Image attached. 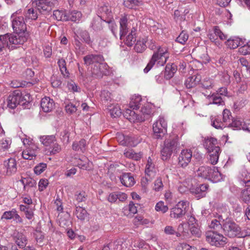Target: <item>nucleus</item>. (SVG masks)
Returning <instances> with one entry per match:
<instances>
[{
	"mask_svg": "<svg viewBox=\"0 0 250 250\" xmlns=\"http://www.w3.org/2000/svg\"><path fill=\"white\" fill-rule=\"evenodd\" d=\"M177 71V66L174 63L167 64L164 72V77L167 80H169L174 76Z\"/></svg>",
	"mask_w": 250,
	"mask_h": 250,
	"instance_id": "obj_28",
	"label": "nucleus"
},
{
	"mask_svg": "<svg viewBox=\"0 0 250 250\" xmlns=\"http://www.w3.org/2000/svg\"><path fill=\"white\" fill-rule=\"evenodd\" d=\"M124 214L131 216L137 212V207L133 202H130L129 205L123 208Z\"/></svg>",
	"mask_w": 250,
	"mask_h": 250,
	"instance_id": "obj_35",
	"label": "nucleus"
},
{
	"mask_svg": "<svg viewBox=\"0 0 250 250\" xmlns=\"http://www.w3.org/2000/svg\"><path fill=\"white\" fill-rule=\"evenodd\" d=\"M206 239L210 245L217 247H223L227 243V238L217 231H207Z\"/></svg>",
	"mask_w": 250,
	"mask_h": 250,
	"instance_id": "obj_5",
	"label": "nucleus"
},
{
	"mask_svg": "<svg viewBox=\"0 0 250 250\" xmlns=\"http://www.w3.org/2000/svg\"><path fill=\"white\" fill-rule=\"evenodd\" d=\"M40 13L48 12L52 10V5L47 4L46 0H38L33 2Z\"/></svg>",
	"mask_w": 250,
	"mask_h": 250,
	"instance_id": "obj_19",
	"label": "nucleus"
},
{
	"mask_svg": "<svg viewBox=\"0 0 250 250\" xmlns=\"http://www.w3.org/2000/svg\"><path fill=\"white\" fill-rule=\"evenodd\" d=\"M38 151V147L34 144H30L29 146L22 152L23 159L26 160L35 159Z\"/></svg>",
	"mask_w": 250,
	"mask_h": 250,
	"instance_id": "obj_14",
	"label": "nucleus"
},
{
	"mask_svg": "<svg viewBox=\"0 0 250 250\" xmlns=\"http://www.w3.org/2000/svg\"><path fill=\"white\" fill-rule=\"evenodd\" d=\"M151 105L149 103H145L141 109V112L144 117L143 118L147 119V116H150L152 113Z\"/></svg>",
	"mask_w": 250,
	"mask_h": 250,
	"instance_id": "obj_44",
	"label": "nucleus"
},
{
	"mask_svg": "<svg viewBox=\"0 0 250 250\" xmlns=\"http://www.w3.org/2000/svg\"><path fill=\"white\" fill-rule=\"evenodd\" d=\"M207 99L208 101V104H214L218 105H223L225 104V102L222 98L219 93H213L212 94L207 96Z\"/></svg>",
	"mask_w": 250,
	"mask_h": 250,
	"instance_id": "obj_23",
	"label": "nucleus"
},
{
	"mask_svg": "<svg viewBox=\"0 0 250 250\" xmlns=\"http://www.w3.org/2000/svg\"><path fill=\"white\" fill-rule=\"evenodd\" d=\"M125 156L128 158L134 159L135 160H139L142 157V154L140 153H136L132 149L125 150L124 152Z\"/></svg>",
	"mask_w": 250,
	"mask_h": 250,
	"instance_id": "obj_40",
	"label": "nucleus"
},
{
	"mask_svg": "<svg viewBox=\"0 0 250 250\" xmlns=\"http://www.w3.org/2000/svg\"><path fill=\"white\" fill-rule=\"evenodd\" d=\"M53 17L58 21H68L65 12L63 10H55L53 12Z\"/></svg>",
	"mask_w": 250,
	"mask_h": 250,
	"instance_id": "obj_41",
	"label": "nucleus"
},
{
	"mask_svg": "<svg viewBox=\"0 0 250 250\" xmlns=\"http://www.w3.org/2000/svg\"><path fill=\"white\" fill-rule=\"evenodd\" d=\"M159 125H157V139H162L167 134V123L163 117L160 116Z\"/></svg>",
	"mask_w": 250,
	"mask_h": 250,
	"instance_id": "obj_16",
	"label": "nucleus"
},
{
	"mask_svg": "<svg viewBox=\"0 0 250 250\" xmlns=\"http://www.w3.org/2000/svg\"><path fill=\"white\" fill-rule=\"evenodd\" d=\"M231 118L232 116L231 115L230 111L227 109H224L223 112L222 121L224 124H226V125H229V124H230V122L231 120Z\"/></svg>",
	"mask_w": 250,
	"mask_h": 250,
	"instance_id": "obj_46",
	"label": "nucleus"
},
{
	"mask_svg": "<svg viewBox=\"0 0 250 250\" xmlns=\"http://www.w3.org/2000/svg\"><path fill=\"white\" fill-rule=\"evenodd\" d=\"M120 179L122 184L126 187H132L135 183L134 178L130 173H123L120 177Z\"/></svg>",
	"mask_w": 250,
	"mask_h": 250,
	"instance_id": "obj_20",
	"label": "nucleus"
},
{
	"mask_svg": "<svg viewBox=\"0 0 250 250\" xmlns=\"http://www.w3.org/2000/svg\"><path fill=\"white\" fill-rule=\"evenodd\" d=\"M49 147L50 154H56L59 153L61 150V146L56 142Z\"/></svg>",
	"mask_w": 250,
	"mask_h": 250,
	"instance_id": "obj_57",
	"label": "nucleus"
},
{
	"mask_svg": "<svg viewBox=\"0 0 250 250\" xmlns=\"http://www.w3.org/2000/svg\"><path fill=\"white\" fill-rule=\"evenodd\" d=\"M213 31L215 36L218 37L220 40H225L227 38V36L221 31L218 26H215Z\"/></svg>",
	"mask_w": 250,
	"mask_h": 250,
	"instance_id": "obj_59",
	"label": "nucleus"
},
{
	"mask_svg": "<svg viewBox=\"0 0 250 250\" xmlns=\"http://www.w3.org/2000/svg\"><path fill=\"white\" fill-rule=\"evenodd\" d=\"M9 147V142L5 140H1L0 141V153L7 150Z\"/></svg>",
	"mask_w": 250,
	"mask_h": 250,
	"instance_id": "obj_60",
	"label": "nucleus"
},
{
	"mask_svg": "<svg viewBox=\"0 0 250 250\" xmlns=\"http://www.w3.org/2000/svg\"><path fill=\"white\" fill-rule=\"evenodd\" d=\"M145 173L146 175V179L147 180H148V178L150 179L155 177L156 168L150 157H149L148 159L145 169Z\"/></svg>",
	"mask_w": 250,
	"mask_h": 250,
	"instance_id": "obj_17",
	"label": "nucleus"
},
{
	"mask_svg": "<svg viewBox=\"0 0 250 250\" xmlns=\"http://www.w3.org/2000/svg\"><path fill=\"white\" fill-rule=\"evenodd\" d=\"M80 35L82 38H83V41L87 43L88 44H90L92 43V41H91L89 34L88 32L86 30L81 31L80 33Z\"/></svg>",
	"mask_w": 250,
	"mask_h": 250,
	"instance_id": "obj_55",
	"label": "nucleus"
},
{
	"mask_svg": "<svg viewBox=\"0 0 250 250\" xmlns=\"http://www.w3.org/2000/svg\"><path fill=\"white\" fill-rule=\"evenodd\" d=\"M46 167L47 165L45 163H40L34 167V172L37 175H40L46 169Z\"/></svg>",
	"mask_w": 250,
	"mask_h": 250,
	"instance_id": "obj_52",
	"label": "nucleus"
},
{
	"mask_svg": "<svg viewBox=\"0 0 250 250\" xmlns=\"http://www.w3.org/2000/svg\"><path fill=\"white\" fill-rule=\"evenodd\" d=\"M191 233L196 237H199L201 235V231L198 224L189 227Z\"/></svg>",
	"mask_w": 250,
	"mask_h": 250,
	"instance_id": "obj_53",
	"label": "nucleus"
},
{
	"mask_svg": "<svg viewBox=\"0 0 250 250\" xmlns=\"http://www.w3.org/2000/svg\"><path fill=\"white\" fill-rule=\"evenodd\" d=\"M131 21H128L126 16L122 17L120 20V38L128 46L133 45L136 40V29L133 26L131 28Z\"/></svg>",
	"mask_w": 250,
	"mask_h": 250,
	"instance_id": "obj_1",
	"label": "nucleus"
},
{
	"mask_svg": "<svg viewBox=\"0 0 250 250\" xmlns=\"http://www.w3.org/2000/svg\"><path fill=\"white\" fill-rule=\"evenodd\" d=\"M188 39V35L185 31H183L176 38V42L182 44H185Z\"/></svg>",
	"mask_w": 250,
	"mask_h": 250,
	"instance_id": "obj_48",
	"label": "nucleus"
},
{
	"mask_svg": "<svg viewBox=\"0 0 250 250\" xmlns=\"http://www.w3.org/2000/svg\"><path fill=\"white\" fill-rule=\"evenodd\" d=\"M209 173V180L213 183L220 182L223 179V175L216 167H211L210 172Z\"/></svg>",
	"mask_w": 250,
	"mask_h": 250,
	"instance_id": "obj_26",
	"label": "nucleus"
},
{
	"mask_svg": "<svg viewBox=\"0 0 250 250\" xmlns=\"http://www.w3.org/2000/svg\"><path fill=\"white\" fill-rule=\"evenodd\" d=\"M157 211H161L164 213L167 211L168 208L167 205H165L163 201L157 203Z\"/></svg>",
	"mask_w": 250,
	"mask_h": 250,
	"instance_id": "obj_61",
	"label": "nucleus"
},
{
	"mask_svg": "<svg viewBox=\"0 0 250 250\" xmlns=\"http://www.w3.org/2000/svg\"><path fill=\"white\" fill-rule=\"evenodd\" d=\"M243 123L244 122L242 120L236 119L233 121L231 123L229 124V125H230L234 129H242Z\"/></svg>",
	"mask_w": 250,
	"mask_h": 250,
	"instance_id": "obj_50",
	"label": "nucleus"
},
{
	"mask_svg": "<svg viewBox=\"0 0 250 250\" xmlns=\"http://www.w3.org/2000/svg\"><path fill=\"white\" fill-rule=\"evenodd\" d=\"M14 238L17 245L21 248L25 247L27 243L26 236L22 232H15L14 234Z\"/></svg>",
	"mask_w": 250,
	"mask_h": 250,
	"instance_id": "obj_24",
	"label": "nucleus"
},
{
	"mask_svg": "<svg viewBox=\"0 0 250 250\" xmlns=\"http://www.w3.org/2000/svg\"><path fill=\"white\" fill-rule=\"evenodd\" d=\"M208 227L210 229H213L212 231H217L222 228L220 221L216 219H213L211 222L208 223Z\"/></svg>",
	"mask_w": 250,
	"mask_h": 250,
	"instance_id": "obj_47",
	"label": "nucleus"
},
{
	"mask_svg": "<svg viewBox=\"0 0 250 250\" xmlns=\"http://www.w3.org/2000/svg\"><path fill=\"white\" fill-rule=\"evenodd\" d=\"M191 185L189 186L190 192L198 199L205 197L208 188V185L205 184L197 185L195 179H191Z\"/></svg>",
	"mask_w": 250,
	"mask_h": 250,
	"instance_id": "obj_7",
	"label": "nucleus"
},
{
	"mask_svg": "<svg viewBox=\"0 0 250 250\" xmlns=\"http://www.w3.org/2000/svg\"><path fill=\"white\" fill-rule=\"evenodd\" d=\"M34 235L37 243L39 244V245L42 246L44 239V233L40 230H36L34 233Z\"/></svg>",
	"mask_w": 250,
	"mask_h": 250,
	"instance_id": "obj_49",
	"label": "nucleus"
},
{
	"mask_svg": "<svg viewBox=\"0 0 250 250\" xmlns=\"http://www.w3.org/2000/svg\"><path fill=\"white\" fill-rule=\"evenodd\" d=\"M3 166L7 175H12L17 170V161L14 158H10L4 161Z\"/></svg>",
	"mask_w": 250,
	"mask_h": 250,
	"instance_id": "obj_13",
	"label": "nucleus"
},
{
	"mask_svg": "<svg viewBox=\"0 0 250 250\" xmlns=\"http://www.w3.org/2000/svg\"><path fill=\"white\" fill-rule=\"evenodd\" d=\"M241 40L239 38L233 37L228 39L225 42L226 45L230 49H235L240 45Z\"/></svg>",
	"mask_w": 250,
	"mask_h": 250,
	"instance_id": "obj_34",
	"label": "nucleus"
},
{
	"mask_svg": "<svg viewBox=\"0 0 250 250\" xmlns=\"http://www.w3.org/2000/svg\"><path fill=\"white\" fill-rule=\"evenodd\" d=\"M78 166L81 169L90 170L92 168V163L86 157L79 159L77 162Z\"/></svg>",
	"mask_w": 250,
	"mask_h": 250,
	"instance_id": "obj_31",
	"label": "nucleus"
},
{
	"mask_svg": "<svg viewBox=\"0 0 250 250\" xmlns=\"http://www.w3.org/2000/svg\"><path fill=\"white\" fill-rule=\"evenodd\" d=\"M210 119L211 122V125L215 128L219 129L225 127L226 125L223 121H222L221 117L219 116L215 117L211 116Z\"/></svg>",
	"mask_w": 250,
	"mask_h": 250,
	"instance_id": "obj_36",
	"label": "nucleus"
},
{
	"mask_svg": "<svg viewBox=\"0 0 250 250\" xmlns=\"http://www.w3.org/2000/svg\"><path fill=\"white\" fill-rule=\"evenodd\" d=\"M224 231L226 235L230 238L239 237L240 228L234 222L228 221L223 226Z\"/></svg>",
	"mask_w": 250,
	"mask_h": 250,
	"instance_id": "obj_9",
	"label": "nucleus"
},
{
	"mask_svg": "<svg viewBox=\"0 0 250 250\" xmlns=\"http://www.w3.org/2000/svg\"><path fill=\"white\" fill-rule=\"evenodd\" d=\"M178 145L177 137L166 139L161 150V154L163 160H167L170 157L173 152L176 149Z\"/></svg>",
	"mask_w": 250,
	"mask_h": 250,
	"instance_id": "obj_6",
	"label": "nucleus"
},
{
	"mask_svg": "<svg viewBox=\"0 0 250 250\" xmlns=\"http://www.w3.org/2000/svg\"><path fill=\"white\" fill-rule=\"evenodd\" d=\"M156 62V51H154L151 60L147 63L146 66L144 68L145 73H147L153 67Z\"/></svg>",
	"mask_w": 250,
	"mask_h": 250,
	"instance_id": "obj_45",
	"label": "nucleus"
},
{
	"mask_svg": "<svg viewBox=\"0 0 250 250\" xmlns=\"http://www.w3.org/2000/svg\"><path fill=\"white\" fill-rule=\"evenodd\" d=\"M40 141L44 146L50 147L56 140L54 135H44L40 137Z\"/></svg>",
	"mask_w": 250,
	"mask_h": 250,
	"instance_id": "obj_33",
	"label": "nucleus"
},
{
	"mask_svg": "<svg viewBox=\"0 0 250 250\" xmlns=\"http://www.w3.org/2000/svg\"><path fill=\"white\" fill-rule=\"evenodd\" d=\"M145 39L138 40L134 46L135 50L138 53L143 52L146 47Z\"/></svg>",
	"mask_w": 250,
	"mask_h": 250,
	"instance_id": "obj_43",
	"label": "nucleus"
},
{
	"mask_svg": "<svg viewBox=\"0 0 250 250\" xmlns=\"http://www.w3.org/2000/svg\"><path fill=\"white\" fill-rule=\"evenodd\" d=\"M24 38L13 35L12 34H6L0 35V52H2L5 47L9 50H12L17 48L24 41Z\"/></svg>",
	"mask_w": 250,
	"mask_h": 250,
	"instance_id": "obj_4",
	"label": "nucleus"
},
{
	"mask_svg": "<svg viewBox=\"0 0 250 250\" xmlns=\"http://www.w3.org/2000/svg\"><path fill=\"white\" fill-rule=\"evenodd\" d=\"M67 16L68 20L72 21L78 22L82 18V14L81 12L78 11H73L70 12Z\"/></svg>",
	"mask_w": 250,
	"mask_h": 250,
	"instance_id": "obj_39",
	"label": "nucleus"
},
{
	"mask_svg": "<svg viewBox=\"0 0 250 250\" xmlns=\"http://www.w3.org/2000/svg\"><path fill=\"white\" fill-rule=\"evenodd\" d=\"M110 113L111 116L114 118L119 117L122 114L121 109L117 104L114 105L110 109Z\"/></svg>",
	"mask_w": 250,
	"mask_h": 250,
	"instance_id": "obj_51",
	"label": "nucleus"
},
{
	"mask_svg": "<svg viewBox=\"0 0 250 250\" xmlns=\"http://www.w3.org/2000/svg\"><path fill=\"white\" fill-rule=\"evenodd\" d=\"M21 13V10L17 11L13 13L11 17L12 27L13 29L14 36L23 37L24 41L21 43L23 44L27 40L28 33L26 32V24L25 23L24 18L22 16H18Z\"/></svg>",
	"mask_w": 250,
	"mask_h": 250,
	"instance_id": "obj_2",
	"label": "nucleus"
},
{
	"mask_svg": "<svg viewBox=\"0 0 250 250\" xmlns=\"http://www.w3.org/2000/svg\"><path fill=\"white\" fill-rule=\"evenodd\" d=\"M240 181L243 185L250 187V170L242 169L238 176Z\"/></svg>",
	"mask_w": 250,
	"mask_h": 250,
	"instance_id": "obj_25",
	"label": "nucleus"
},
{
	"mask_svg": "<svg viewBox=\"0 0 250 250\" xmlns=\"http://www.w3.org/2000/svg\"><path fill=\"white\" fill-rule=\"evenodd\" d=\"M22 99L21 92L18 90H15L7 98V106L12 109L16 108L21 102Z\"/></svg>",
	"mask_w": 250,
	"mask_h": 250,
	"instance_id": "obj_11",
	"label": "nucleus"
},
{
	"mask_svg": "<svg viewBox=\"0 0 250 250\" xmlns=\"http://www.w3.org/2000/svg\"><path fill=\"white\" fill-rule=\"evenodd\" d=\"M188 205V202L187 201H181L176 206L172 208L170 210V216L174 218H182L186 213V208Z\"/></svg>",
	"mask_w": 250,
	"mask_h": 250,
	"instance_id": "obj_8",
	"label": "nucleus"
},
{
	"mask_svg": "<svg viewBox=\"0 0 250 250\" xmlns=\"http://www.w3.org/2000/svg\"><path fill=\"white\" fill-rule=\"evenodd\" d=\"M25 20L26 22L28 20H36L38 18L37 11L33 8H29L24 12Z\"/></svg>",
	"mask_w": 250,
	"mask_h": 250,
	"instance_id": "obj_37",
	"label": "nucleus"
},
{
	"mask_svg": "<svg viewBox=\"0 0 250 250\" xmlns=\"http://www.w3.org/2000/svg\"><path fill=\"white\" fill-rule=\"evenodd\" d=\"M239 52L243 55L250 54V42L240 47L239 48Z\"/></svg>",
	"mask_w": 250,
	"mask_h": 250,
	"instance_id": "obj_58",
	"label": "nucleus"
},
{
	"mask_svg": "<svg viewBox=\"0 0 250 250\" xmlns=\"http://www.w3.org/2000/svg\"><path fill=\"white\" fill-rule=\"evenodd\" d=\"M242 197L243 200L246 203H248L250 201V188H248L244 189L242 192Z\"/></svg>",
	"mask_w": 250,
	"mask_h": 250,
	"instance_id": "obj_63",
	"label": "nucleus"
},
{
	"mask_svg": "<svg viewBox=\"0 0 250 250\" xmlns=\"http://www.w3.org/2000/svg\"><path fill=\"white\" fill-rule=\"evenodd\" d=\"M124 116L131 122H143L145 120L144 118L139 116L136 114L134 111L130 109H126L124 113Z\"/></svg>",
	"mask_w": 250,
	"mask_h": 250,
	"instance_id": "obj_21",
	"label": "nucleus"
},
{
	"mask_svg": "<svg viewBox=\"0 0 250 250\" xmlns=\"http://www.w3.org/2000/svg\"><path fill=\"white\" fill-rule=\"evenodd\" d=\"M211 167L208 166H202L197 170V175L204 179L209 180V172H210Z\"/></svg>",
	"mask_w": 250,
	"mask_h": 250,
	"instance_id": "obj_29",
	"label": "nucleus"
},
{
	"mask_svg": "<svg viewBox=\"0 0 250 250\" xmlns=\"http://www.w3.org/2000/svg\"><path fill=\"white\" fill-rule=\"evenodd\" d=\"M48 185V181L46 179H42L40 180L38 184L39 190L41 191L44 190Z\"/></svg>",
	"mask_w": 250,
	"mask_h": 250,
	"instance_id": "obj_64",
	"label": "nucleus"
},
{
	"mask_svg": "<svg viewBox=\"0 0 250 250\" xmlns=\"http://www.w3.org/2000/svg\"><path fill=\"white\" fill-rule=\"evenodd\" d=\"M177 250H197L194 247H192L187 243H181L177 247Z\"/></svg>",
	"mask_w": 250,
	"mask_h": 250,
	"instance_id": "obj_62",
	"label": "nucleus"
},
{
	"mask_svg": "<svg viewBox=\"0 0 250 250\" xmlns=\"http://www.w3.org/2000/svg\"><path fill=\"white\" fill-rule=\"evenodd\" d=\"M87 195L84 191H82L77 192L75 194V198L76 200L79 202H84L86 199Z\"/></svg>",
	"mask_w": 250,
	"mask_h": 250,
	"instance_id": "obj_56",
	"label": "nucleus"
},
{
	"mask_svg": "<svg viewBox=\"0 0 250 250\" xmlns=\"http://www.w3.org/2000/svg\"><path fill=\"white\" fill-rule=\"evenodd\" d=\"M16 209L13 208L11 210L5 211L1 216V219L10 220L14 218V215L15 213Z\"/></svg>",
	"mask_w": 250,
	"mask_h": 250,
	"instance_id": "obj_54",
	"label": "nucleus"
},
{
	"mask_svg": "<svg viewBox=\"0 0 250 250\" xmlns=\"http://www.w3.org/2000/svg\"><path fill=\"white\" fill-rule=\"evenodd\" d=\"M203 145L207 150L209 163L212 165H216L218 161L221 152L217 140L212 137H205L203 141Z\"/></svg>",
	"mask_w": 250,
	"mask_h": 250,
	"instance_id": "obj_3",
	"label": "nucleus"
},
{
	"mask_svg": "<svg viewBox=\"0 0 250 250\" xmlns=\"http://www.w3.org/2000/svg\"><path fill=\"white\" fill-rule=\"evenodd\" d=\"M145 103V99H143L141 96L134 95L129 103V107L133 110L137 109L140 105H143Z\"/></svg>",
	"mask_w": 250,
	"mask_h": 250,
	"instance_id": "obj_22",
	"label": "nucleus"
},
{
	"mask_svg": "<svg viewBox=\"0 0 250 250\" xmlns=\"http://www.w3.org/2000/svg\"><path fill=\"white\" fill-rule=\"evenodd\" d=\"M142 4V0H124V5L127 8L132 9Z\"/></svg>",
	"mask_w": 250,
	"mask_h": 250,
	"instance_id": "obj_42",
	"label": "nucleus"
},
{
	"mask_svg": "<svg viewBox=\"0 0 250 250\" xmlns=\"http://www.w3.org/2000/svg\"><path fill=\"white\" fill-rule=\"evenodd\" d=\"M107 65L104 63L99 62L95 63L91 69L92 77L95 78H100L103 75L106 74Z\"/></svg>",
	"mask_w": 250,
	"mask_h": 250,
	"instance_id": "obj_12",
	"label": "nucleus"
},
{
	"mask_svg": "<svg viewBox=\"0 0 250 250\" xmlns=\"http://www.w3.org/2000/svg\"><path fill=\"white\" fill-rule=\"evenodd\" d=\"M192 157V152L190 149L182 150L178 156V166L182 168L186 167L191 162Z\"/></svg>",
	"mask_w": 250,
	"mask_h": 250,
	"instance_id": "obj_10",
	"label": "nucleus"
},
{
	"mask_svg": "<svg viewBox=\"0 0 250 250\" xmlns=\"http://www.w3.org/2000/svg\"><path fill=\"white\" fill-rule=\"evenodd\" d=\"M41 106L44 112H49L54 108L55 103L52 99L45 97L42 99Z\"/></svg>",
	"mask_w": 250,
	"mask_h": 250,
	"instance_id": "obj_18",
	"label": "nucleus"
},
{
	"mask_svg": "<svg viewBox=\"0 0 250 250\" xmlns=\"http://www.w3.org/2000/svg\"><path fill=\"white\" fill-rule=\"evenodd\" d=\"M84 64L86 65H89L92 64H95L102 60V58L100 56L89 54L85 56L83 58Z\"/></svg>",
	"mask_w": 250,
	"mask_h": 250,
	"instance_id": "obj_30",
	"label": "nucleus"
},
{
	"mask_svg": "<svg viewBox=\"0 0 250 250\" xmlns=\"http://www.w3.org/2000/svg\"><path fill=\"white\" fill-rule=\"evenodd\" d=\"M74 213V215L76 216L77 218L81 220H85L88 216V213L86 210L80 206L76 207Z\"/></svg>",
	"mask_w": 250,
	"mask_h": 250,
	"instance_id": "obj_32",
	"label": "nucleus"
},
{
	"mask_svg": "<svg viewBox=\"0 0 250 250\" xmlns=\"http://www.w3.org/2000/svg\"><path fill=\"white\" fill-rule=\"evenodd\" d=\"M85 146L86 141L82 139L79 142H74L72 145V148L75 151H80L83 152L85 150Z\"/></svg>",
	"mask_w": 250,
	"mask_h": 250,
	"instance_id": "obj_38",
	"label": "nucleus"
},
{
	"mask_svg": "<svg viewBox=\"0 0 250 250\" xmlns=\"http://www.w3.org/2000/svg\"><path fill=\"white\" fill-rule=\"evenodd\" d=\"M201 77L200 75H194L188 77L185 83L187 88H190L195 87L201 81Z\"/></svg>",
	"mask_w": 250,
	"mask_h": 250,
	"instance_id": "obj_27",
	"label": "nucleus"
},
{
	"mask_svg": "<svg viewBox=\"0 0 250 250\" xmlns=\"http://www.w3.org/2000/svg\"><path fill=\"white\" fill-rule=\"evenodd\" d=\"M168 58L169 54L166 47H160L157 49V66L164 65Z\"/></svg>",
	"mask_w": 250,
	"mask_h": 250,
	"instance_id": "obj_15",
	"label": "nucleus"
}]
</instances>
